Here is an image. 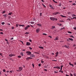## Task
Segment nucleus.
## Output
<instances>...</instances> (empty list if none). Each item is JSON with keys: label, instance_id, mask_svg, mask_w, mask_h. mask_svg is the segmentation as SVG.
<instances>
[{"label": "nucleus", "instance_id": "9d476101", "mask_svg": "<svg viewBox=\"0 0 76 76\" xmlns=\"http://www.w3.org/2000/svg\"><path fill=\"white\" fill-rule=\"evenodd\" d=\"M56 69H60V66H56Z\"/></svg>", "mask_w": 76, "mask_h": 76}, {"label": "nucleus", "instance_id": "393cba45", "mask_svg": "<svg viewBox=\"0 0 76 76\" xmlns=\"http://www.w3.org/2000/svg\"><path fill=\"white\" fill-rule=\"evenodd\" d=\"M50 7H51L52 9H53V6H52V5H50Z\"/></svg>", "mask_w": 76, "mask_h": 76}, {"label": "nucleus", "instance_id": "603ef678", "mask_svg": "<svg viewBox=\"0 0 76 76\" xmlns=\"http://www.w3.org/2000/svg\"><path fill=\"white\" fill-rule=\"evenodd\" d=\"M40 16H42V13H40Z\"/></svg>", "mask_w": 76, "mask_h": 76}, {"label": "nucleus", "instance_id": "6ab92c4d", "mask_svg": "<svg viewBox=\"0 0 76 76\" xmlns=\"http://www.w3.org/2000/svg\"><path fill=\"white\" fill-rule=\"evenodd\" d=\"M12 12H10V13H8V15H12Z\"/></svg>", "mask_w": 76, "mask_h": 76}, {"label": "nucleus", "instance_id": "864d4df0", "mask_svg": "<svg viewBox=\"0 0 76 76\" xmlns=\"http://www.w3.org/2000/svg\"><path fill=\"white\" fill-rule=\"evenodd\" d=\"M32 66H33V68L34 67V64H32Z\"/></svg>", "mask_w": 76, "mask_h": 76}, {"label": "nucleus", "instance_id": "bb28decb", "mask_svg": "<svg viewBox=\"0 0 76 76\" xmlns=\"http://www.w3.org/2000/svg\"><path fill=\"white\" fill-rule=\"evenodd\" d=\"M20 54H21V55L22 56H23V53H21Z\"/></svg>", "mask_w": 76, "mask_h": 76}, {"label": "nucleus", "instance_id": "72a5a7b5", "mask_svg": "<svg viewBox=\"0 0 76 76\" xmlns=\"http://www.w3.org/2000/svg\"><path fill=\"white\" fill-rule=\"evenodd\" d=\"M64 27H63V28H61V31L62 29H64Z\"/></svg>", "mask_w": 76, "mask_h": 76}, {"label": "nucleus", "instance_id": "de8ad7c7", "mask_svg": "<svg viewBox=\"0 0 76 76\" xmlns=\"http://www.w3.org/2000/svg\"><path fill=\"white\" fill-rule=\"evenodd\" d=\"M38 66H39V67H41V64H39Z\"/></svg>", "mask_w": 76, "mask_h": 76}, {"label": "nucleus", "instance_id": "7ed1b4c3", "mask_svg": "<svg viewBox=\"0 0 76 76\" xmlns=\"http://www.w3.org/2000/svg\"><path fill=\"white\" fill-rule=\"evenodd\" d=\"M50 19L51 20H53V21H54V18L50 17Z\"/></svg>", "mask_w": 76, "mask_h": 76}, {"label": "nucleus", "instance_id": "412c9836", "mask_svg": "<svg viewBox=\"0 0 76 76\" xmlns=\"http://www.w3.org/2000/svg\"><path fill=\"white\" fill-rule=\"evenodd\" d=\"M24 29H25V30H27V29H28V28H27V27H26H26Z\"/></svg>", "mask_w": 76, "mask_h": 76}, {"label": "nucleus", "instance_id": "c9c22d12", "mask_svg": "<svg viewBox=\"0 0 76 76\" xmlns=\"http://www.w3.org/2000/svg\"><path fill=\"white\" fill-rule=\"evenodd\" d=\"M68 33L69 34H72V32L69 31H68Z\"/></svg>", "mask_w": 76, "mask_h": 76}, {"label": "nucleus", "instance_id": "f257e3e1", "mask_svg": "<svg viewBox=\"0 0 76 76\" xmlns=\"http://www.w3.org/2000/svg\"><path fill=\"white\" fill-rule=\"evenodd\" d=\"M27 55H31V52L30 51H27L26 52Z\"/></svg>", "mask_w": 76, "mask_h": 76}, {"label": "nucleus", "instance_id": "c03bdc74", "mask_svg": "<svg viewBox=\"0 0 76 76\" xmlns=\"http://www.w3.org/2000/svg\"><path fill=\"white\" fill-rule=\"evenodd\" d=\"M18 58H21V56H18Z\"/></svg>", "mask_w": 76, "mask_h": 76}, {"label": "nucleus", "instance_id": "338daca9", "mask_svg": "<svg viewBox=\"0 0 76 76\" xmlns=\"http://www.w3.org/2000/svg\"><path fill=\"white\" fill-rule=\"evenodd\" d=\"M10 39L11 40H12V39H13V37H12L11 39Z\"/></svg>", "mask_w": 76, "mask_h": 76}, {"label": "nucleus", "instance_id": "8fccbe9b", "mask_svg": "<svg viewBox=\"0 0 76 76\" xmlns=\"http://www.w3.org/2000/svg\"><path fill=\"white\" fill-rule=\"evenodd\" d=\"M48 37H50V38H52V37H51V36H49Z\"/></svg>", "mask_w": 76, "mask_h": 76}, {"label": "nucleus", "instance_id": "9b49d317", "mask_svg": "<svg viewBox=\"0 0 76 76\" xmlns=\"http://www.w3.org/2000/svg\"><path fill=\"white\" fill-rule=\"evenodd\" d=\"M9 56L10 57H12L13 56H14V55H13V54H9Z\"/></svg>", "mask_w": 76, "mask_h": 76}, {"label": "nucleus", "instance_id": "f704fd0d", "mask_svg": "<svg viewBox=\"0 0 76 76\" xmlns=\"http://www.w3.org/2000/svg\"><path fill=\"white\" fill-rule=\"evenodd\" d=\"M43 35H45V36H46L47 35V34H45V33H43Z\"/></svg>", "mask_w": 76, "mask_h": 76}, {"label": "nucleus", "instance_id": "4468645a", "mask_svg": "<svg viewBox=\"0 0 76 76\" xmlns=\"http://www.w3.org/2000/svg\"><path fill=\"white\" fill-rule=\"evenodd\" d=\"M69 65H70V66H72L73 67H74V66H73V64H71V63H70V62L69 63Z\"/></svg>", "mask_w": 76, "mask_h": 76}, {"label": "nucleus", "instance_id": "680f3d73", "mask_svg": "<svg viewBox=\"0 0 76 76\" xmlns=\"http://www.w3.org/2000/svg\"><path fill=\"white\" fill-rule=\"evenodd\" d=\"M41 63H44V61H42Z\"/></svg>", "mask_w": 76, "mask_h": 76}, {"label": "nucleus", "instance_id": "7c9ffc66", "mask_svg": "<svg viewBox=\"0 0 76 76\" xmlns=\"http://www.w3.org/2000/svg\"><path fill=\"white\" fill-rule=\"evenodd\" d=\"M52 0L53 1V2H54V3H57V2L55 1V0Z\"/></svg>", "mask_w": 76, "mask_h": 76}, {"label": "nucleus", "instance_id": "b1692460", "mask_svg": "<svg viewBox=\"0 0 76 76\" xmlns=\"http://www.w3.org/2000/svg\"><path fill=\"white\" fill-rule=\"evenodd\" d=\"M54 20H56V21H57V19L56 18H54Z\"/></svg>", "mask_w": 76, "mask_h": 76}, {"label": "nucleus", "instance_id": "e2e57ef3", "mask_svg": "<svg viewBox=\"0 0 76 76\" xmlns=\"http://www.w3.org/2000/svg\"><path fill=\"white\" fill-rule=\"evenodd\" d=\"M70 75L71 76H73V75L71 73L70 74Z\"/></svg>", "mask_w": 76, "mask_h": 76}, {"label": "nucleus", "instance_id": "a878e982", "mask_svg": "<svg viewBox=\"0 0 76 76\" xmlns=\"http://www.w3.org/2000/svg\"><path fill=\"white\" fill-rule=\"evenodd\" d=\"M69 37H71V38H74L75 37H74L73 36H70Z\"/></svg>", "mask_w": 76, "mask_h": 76}, {"label": "nucleus", "instance_id": "79ce46f5", "mask_svg": "<svg viewBox=\"0 0 76 76\" xmlns=\"http://www.w3.org/2000/svg\"><path fill=\"white\" fill-rule=\"evenodd\" d=\"M29 48L30 50H32V48L31 47H29Z\"/></svg>", "mask_w": 76, "mask_h": 76}, {"label": "nucleus", "instance_id": "423d86ee", "mask_svg": "<svg viewBox=\"0 0 76 76\" xmlns=\"http://www.w3.org/2000/svg\"><path fill=\"white\" fill-rule=\"evenodd\" d=\"M19 71H20H20H21L22 70V67H19Z\"/></svg>", "mask_w": 76, "mask_h": 76}, {"label": "nucleus", "instance_id": "6e6d98bb", "mask_svg": "<svg viewBox=\"0 0 76 76\" xmlns=\"http://www.w3.org/2000/svg\"><path fill=\"white\" fill-rule=\"evenodd\" d=\"M60 22H64V21H63V20H60L59 21Z\"/></svg>", "mask_w": 76, "mask_h": 76}, {"label": "nucleus", "instance_id": "49530a36", "mask_svg": "<svg viewBox=\"0 0 76 76\" xmlns=\"http://www.w3.org/2000/svg\"><path fill=\"white\" fill-rule=\"evenodd\" d=\"M5 11H4L2 13V14H3V13H5Z\"/></svg>", "mask_w": 76, "mask_h": 76}, {"label": "nucleus", "instance_id": "774afa93", "mask_svg": "<svg viewBox=\"0 0 76 76\" xmlns=\"http://www.w3.org/2000/svg\"><path fill=\"white\" fill-rule=\"evenodd\" d=\"M74 64H75V65H76V62H74Z\"/></svg>", "mask_w": 76, "mask_h": 76}, {"label": "nucleus", "instance_id": "cd10ccee", "mask_svg": "<svg viewBox=\"0 0 76 76\" xmlns=\"http://www.w3.org/2000/svg\"><path fill=\"white\" fill-rule=\"evenodd\" d=\"M4 23H5L4 22H2V23H1V24L2 25H4Z\"/></svg>", "mask_w": 76, "mask_h": 76}, {"label": "nucleus", "instance_id": "39448f33", "mask_svg": "<svg viewBox=\"0 0 76 76\" xmlns=\"http://www.w3.org/2000/svg\"><path fill=\"white\" fill-rule=\"evenodd\" d=\"M64 47H66V48H68L69 49V48H70L69 47V46L67 45H65Z\"/></svg>", "mask_w": 76, "mask_h": 76}, {"label": "nucleus", "instance_id": "0e129e2a", "mask_svg": "<svg viewBox=\"0 0 76 76\" xmlns=\"http://www.w3.org/2000/svg\"><path fill=\"white\" fill-rule=\"evenodd\" d=\"M73 75L74 76H76V74H75V73Z\"/></svg>", "mask_w": 76, "mask_h": 76}, {"label": "nucleus", "instance_id": "c85d7f7f", "mask_svg": "<svg viewBox=\"0 0 76 76\" xmlns=\"http://www.w3.org/2000/svg\"><path fill=\"white\" fill-rule=\"evenodd\" d=\"M56 55H57V56H58V52H57L56 53Z\"/></svg>", "mask_w": 76, "mask_h": 76}, {"label": "nucleus", "instance_id": "4d7b16f0", "mask_svg": "<svg viewBox=\"0 0 76 76\" xmlns=\"http://www.w3.org/2000/svg\"><path fill=\"white\" fill-rule=\"evenodd\" d=\"M72 19H76V17H73L72 18Z\"/></svg>", "mask_w": 76, "mask_h": 76}, {"label": "nucleus", "instance_id": "2eb2a0df", "mask_svg": "<svg viewBox=\"0 0 76 76\" xmlns=\"http://www.w3.org/2000/svg\"><path fill=\"white\" fill-rule=\"evenodd\" d=\"M39 48L41 49H44V47H42L39 46Z\"/></svg>", "mask_w": 76, "mask_h": 76}, {"label": "nucleus", "instance_id": "69168bd1", "mask_svg": "<svg viewBox=\"0 0 76 76\" xmlns=\"http://www.w3.org/2000/svg\"><path fill=\"white\" fill-rule=\"evenodd\" d=\"M7 25H8L10 26V23H7Z\"/></svg>", "mask_w": 76, "mask_h": 76}, {"label": "nucleus", "instance_id": "0eeeda50", "mask_svg": "<svg viewBox=\"0 0 76 76\" xmlns=\"http://www.w3.org/2000/svg\"><path fill=\"white\" fill-rule=\"evenodd\" d=\"M58 40V37H56L54 39L55 41H56L57 40Z\"/></svg>", "mask_w": 76, "mask_h": 76}, {"label": "nucleus", "instance_id": "09e8293b", "mask_svg": "<svg viewBox=\"0 0 76 76\" xmlns=\"http://www.w3.org/2000/svg\"><path fill=\"white\" fill-rule=\"evenodd\" d=\"M0 34L2 35H3V32H1Z\"/></svg>", "mask_w": 76, "mask_h": 76}, {"label": "nucleus", "instance_id": "6e6552de", "mask_svg": "<svg viewBox=\"0 0 76 76\" xmlns=\"http://www.w3.org/2000/svg\"><path fill=\"white\" fill-rule=\"evenodd\" d=\"M69 40H70V41H73V39L72 38H68Z\"/></svg>", "mask_w": 76, "mask_h": 76}, {"label": "nucleus", "instance_id": "37998d69", "mask_svg": "<svg viewBox=\"0 0 76 76\" xmlns=\"http://www.w3.org/2000/svg\"><path fill=\"white\" fill-rule=\"evenodd\" d=\"M73 29H75V30H76V26H75V27L73 28Z\"/></svg>", "mask_w": 76, "mask_h": 76}, {"label": "nucleus", "instance_id": "e433bc0d", "mask_svg": "<svg viewBox=\"0 0 76 76\" xmlns=\"http://www.w3.org/2000/svg\"><path fill=\"white\" fill-rule=\"evenodd\" d=\"M31 56L32 57H35V56H34V54H32Z\"/></svg>", "mask_w": 76, "mask_h": 76}, {"label": "nucleus", "instance_id": "5fc2aeb1", "mask_svg": "<svg viewBox=\"0 0 76 76\" xmlns=\"http://www.w3.org/2000/svg\"><path fill=\"white\" fill-rule=\"evenodd\" d=\"M28 59H32V58L30 57H28Z\"/></svg>", "mask_w": 76, "mask_h": 76}, {"label": "nucleus", "instance_id": "2f4dec72", "mask_svg": "<svg viewBox=\"0 0 76 76\" xmlns=\"http://www.w3.org/2000/svg\"><path fill=\"white\" fill-rule=\"evenodd\" d=\"M69 20V21H70L71 20H70V18H68L66 19V20Z\"/></svg>", "mask_w": 76, "mask_h": 76}, {"label": "nucleus", "instance_id": "a19ab883", "mask_svg": "<svg viewBox=\"0 0 76 76\" xmlns=\"http://www.w3.org/2000/svg\"><path fill=\"white\" fill-rule=\"evenodd\" d=\"M67 41L68 42H70V40H69V39H67Z\"/></svg>", "mask_w": 76, "mask_h": 76}, {"label": "nucleus", "instance_id": "f8f14e48", "mask_svg": "<svg viewBox=\"0 0 76 76\" xmlns=\"http://www.w3.org/2000/svg\"><path fill=\"white\" fill-rule=\"evenodd\" d=\"M3 16H4V18H6V16H7V14H4L3 15Z\"/></svg>", "mask_w": 76, "mask_h": 76}, {"label": "nucleus", "instance_id": "a18cd8bd", "mask_svg": "<svg viewBox=\"0 0 76 76\" xmlns=\"http://www.w3.org/2000/svg\"><path fill=\"white\" fill-rule=\"evenodd\" d=\"M3 72H6V70L5 69H3Z\"/></svg>", "mask_w": 76, "mask_h": 76}, {"label": "nucleus", "instance_id": "ddd939ff", "mask_svg": "<svg viewBox=\"0 0 76 76\" xmlns=\"http://www.w3.org/2000/svg\"><path fill=\"white\" fill-rule=\"evenodd\" d=\"M60 16L62 17V18H66V16H64L62 15H60Z\"/></svg>", "mask_w": 76, "mask_h": 76}, {"label": "nucleus", "instance_id": "4be33fe9", "mask_svg": "<svg viewBox=\"0 0 76 76\" xmlns=\"http://www.w3.org/2000/svg\"><path fill=\"white\" fill-rule=\"evenodd\" d=\"M33 19V21H35V20L36 22L37 21V20H36V19H35V18H34Z\"/></svg>", "mask_w": 76, "mask_h": 76}, {"label": "nucleus", "instance_id": "f03ea898", "mask_svg": "<svg viewBox=\"0 0 76 76\" xmlns=\"http://www.w3.org/2000/svg\"><path fill=\"white\" fill-rule=\"evenodd\" d=\"M40 31V29L39 28H37L36 30V31L37 33H38V32H39Z\"/></svg>", "mask_w": 76, "mask_h": 76}, {"label": "nucleus", "instance_id": "5701e85b", "mask_svg": "<svg viewBox=\"0 0 76 76\" xmlns=\"http://www.w3.org/2000/svg\"><path fill=\"white\" fill-rule=\"evenodd\" d=\"M34 22L31 21V22H30V23H31V24H34Z\"/></svg>", "mask_w": 76, "mask_h": 76}, {"label": "nucleus", "instance_id": "473e14b6", "mask_svg": "<svg viewBox=\"0 0 76 76\" xmlns=\"http://www.w3.org/2000/svg\"><path fill=\"white\" fill-rule=\"evenodd\" d=\"M72 5L73 6H76V4L75 3H74L72 4Z\"/></svg>", "mask_w": 76, "mask_h": 76}, {"label": "nucleus", "instance_id": "4c0bfd02", "mask_svg": "<svg viewBox=\"0 0 76 76\" xmlns=\"http://www.w3.org/2000/svg\"><path fill=\"white\" fill-rule=\"evenodd\" d=\"M26 26L28 28H29L30 27V26H29V25L27 26Z\"/></svg>", "mask_w": 76, "mask_h": 76}, {"label": "nucleus", "instance_id": "1a4fd4ad", "mask_svg": "<svg viewBox=\"0 0 76 76\" xmlns=\"http://www.w3.org/2000/svg\"><path fill=\"white\" fill-rule=\"evenodd\" d=\"M58 13H59L58 12H56L55 13H53V15H58Z\"/></svg>", "mask_w": 76, "mask_h": 76}, {"label": "nucleus", "instance_id": "ea45409f", "mask_svg": "<svg viewBox=\"0 0 76 76\" xmlns=\"http://www.w3.org/2000/svg\"><path fill=\"white\" fill-rule=\"evenodd\" d=\"M26 60H27V61H28V60H29V58H28V57H27V58H26Z\"/></svg>", "mask_w": 76, "mask_h": 76}, {"label": "nucleus", "instance_id": "13d9d810", "mask_svg": "<svg viewBox=\"0 0 76 76\" xmlns=\"http://www.w3.org/2000/svg\"><path fill=\"white\" fill-rule=\"evenodd\" d=\"M14 28H15L14 27H12V29H14Z\"/></svg>", "mask_w": 76, "mask_h": 76}, {"label": "nucleus", "instance_id": "58836bf2", "mask_svg": "<svg viewBox=\"0 0 76 76\" xmlns=\"http://www.w3.org/2000/svg\"><path fill=\"white\" fill-rule=\"evenodd\" d=\"M55 26H52V29H54V28H55Z\"/></svg>", "mask_w": 76, "mask_h": 76}, {"label": "nucleus", "instance_id": "c756f323", "mask_svg": "<svg viewBox=\"0 0 76 76\" xmlns=\"http://www.w3.org/2000/svg\"><path fill=\"white\" fill-rule=\"evenodd\" d=\"M42 5L44 7H46V6L44 5L43 4H42Z\"/></svg>", "mask_w": 76, "mask_h": 76}, {"label": "nucleus", "instance_id": "aec40b11", "mask_svg": "<svg viewBox=\"0 0 76 76\" xmlns=\"http://www.w3.org/2000/svg\"><path fill=\"white\" fill-rule=\"evenodd\" d=\"M72 17H74V16H76V15L75 14L72 15Z\"/></svg>", "mask_w": 76, "mask_h": 76}, {"label": "nucleus", "instance_id": "bf43d9fd", "mask_svg": "<svg viewBox=\"0 0 76 76\" xmlns=\"http://www.w3.org/2000/svg\"><path fill=\"white\" fill-rule=\"evenodd\" d=\"M54 73H58V72H56V71H55L54 72Z\"/></svg>", "mask_w": 76, "mask_h": 76}, {"label": "nucleus", "instance_id": "dca6fc26", "mask_svg": "<svg viewBox=\"0 0 76 76\" xmlns=\"http://www.w3.org/2000/svg\"><path fill=\"white\" fill-rule=\"evenodd\" d=\"M19 25L20 26H22V27H23L25 26V25Z\"/></svg>", "mask_w": 76, "mask_h": 76}, {"label": "nucleus", "instance_id": "a211bd4d", "mask_svg": "<svg viewBox=\"0 0 76 76\" xmlns=\"http://www.w3.org/2000/svg\"><path fill=\"white\" fill-rule=\"evenodd\" d=\"M37 25L38 26H41V24H37Z\"/></svg>", "mask_w": 76, "mask_h": 76}, {"label": "nucleus", "instance_id": "3c124183", "mask_svg": "<svg viewBox=\"0 0 76 76\" xmlns=\"http://www.w3.org/2000/svg\"><path fill=\"white\" fill-rule=\"evenodd\" d=\"M44 71H45V72H47V69H44Z\"/></svg>", "mask_w": 76, "mask_h": 76}, {"label": "nucleus", "instance_id": "f3484780", "mask_svg": "<svg viewBox=\"0 0 76 76\" xmlns=\"http://www.w3.org/2000/svg\"><path fill=\"white\" fill-rule=\"evenodd\" d=\"M63 67V65H61V69H60L61 70H62V68Z\"/></svg>", "mask_w": 76, "mask_h": 76}, {"label": "nucleus", "instance_id": "20e7f679", "mask_svg": "<svg viewBox=\"0 0 76 76\" xmlns=\"http://www.w3.org/2000/svg\"><path fill=\"white\" fill-rule=\"evenodd\" d=\"M31 45V43L29 42H27L26 44V45Z\"/></svg>", "mask_w": 76, "mask_h": 76}, {"label": "nucleus", "instance_id": "052dcab7", "mask_svg": "<svg viewBox=\"0 0 76 76\" xmlns=\"http://www.w3.org/2000/svg\"><path fill=\"white\" fill-rule=\"evenodd\" d=\"M25 34H29V33H28V32H26Z\"/></svg>", "mask_w": 76, "mask_h": 76}]
</instances>
